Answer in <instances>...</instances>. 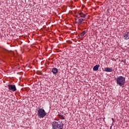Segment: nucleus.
I'll return each mask as SVG.
<instances>
[{
	"mask_svg": "<svg viewBox=\"0 0 129 129\" xmlns=\"http://www.w3.org/2000/svg\"><path fill=\"white\" fill-rule=\"evenodd\" d=\"M51 124L53 129H63V123L60 121H54Z\"/></svg>",
	"mask_w": 129,
	"mask_h": 129,
	"instance_id": "f257e3e1",
	"label": "nucleus"
},
{
	"mask_svg": "<svg viewBox=\"0 0 129 129\" xmlns=\"http://www.w3.org/2000/svg\"><path fill=\"white\" fill-rule=\"evenodd\" d=\"M125 83V78L122 76H119L116 79V84L119 86H124Z\"/></svg>",
	"mask_w": 129,
	"mask_h": 129,
	"instance_id": "f03ea898",
	"label": "nucleus"
},
{
	"mask_svg": "<svg viewBox=\"0 0 129 129\" xmlns=\"http://www.w3.org/2000/svg\"><path fill=\"white\" fill-rule=\"evenodd\" d=\"M37 114L40 118H44V117L46 116L47 113H46V111H45L44 109L40 108L38 110Z\"/></svg>",
	"mask_w": 129,
	"mask_h": 129,
	"instance_id": "7ed1b4c3",
	"label": "nucleus"
},
{
	"mask_svg": "<svg viewBox=\"0 0 129 129\" xmlns=\"http://www.w3.org/2000/svg\"><path fill=\"white\" fill-rule=\"evenodd\" d=\"M9 90H12V91L15 92L17 90V88L15 85L9 84L8 85Z\"/></svg>",
	"mask_w": 129,
	"mask_h": 129,
	"instance_id": "20e7f679",
	"label": "nucleus"
},
{
	"mask_svg": "<svg viewBox=\"0 0 129 129\" xmlns=\"http://www.w3.org/2000/svg\"><path fill=\"white\" fill-rule=\"evenodd\" d=\"M78 21H76V23L78 24L79 26L81 25V24L86 20V19H83V18H81L80 17H78Z\"/></svg>",
	"mask_w": 129,
	"mask_h": 129,
	"instance_id": "39448f33",
	"label": "nucleus"
},
{
	"mask_svg": "<svg viewBox=\"0 0 129 129\" xmlns=\"http://www.w3.org/2000/svg\"><path fill=\"white\" fill-rule=\"evenodd\" d=\"M123 39H124V40H129V30L123 34Z\"/></svg>",
	"mask_w": 129,
	"mask_h": 129,
	"instance_id": "423d86ee",
	"label": "nucleus"
},
{
	"mask_svg": "<svg viewBox=\"0 0 129 129\" xmlns=\"http://www.w3.org/2000/svg\"><path fill=\"white\" fill-rule=\"evenodd\" d=\"M79 16H80V17H79V18H83V19H86V15L84 14L83 12H79Z\"/></svg>",
	"mask_w": 129,
	"mask_h": 129,
	"instance_id": "0eeeda50",
	"label": "nucleus"
},
{
	"mask_svg": "<svg viewBox=\"0 0 129 129\" xmlns=\"http://www.w3.org/2000/svg\"><path fill=\"white\" fill-rule=\"evenodd\" d=\"M51 72L53 74H57L58 73V69L56 68H53L52 69Z\"/></svg>",
	"mask_w": 129,
	"mask_h": 129,
	"instance_id": "6e6552de",
	"label": "nucleus"
},
{
	"mask_svg": "<svg viewBox=\"0 0 129 129\" xmlns=\"http://www.w3.org/2000/svg\"><path fill=\"white\" fill-rule=\"evenodd\" d=\"M104 71H105V72H112L113 71L111 68H105Z\"/></svg>",
	"mask_w": 129,
	"mask_h": 129,
	"instance_id": "1a4fd4ad",
	"label": "nucleus"
},
{
	"mask_svg": "<svg viewBox=\"0 0 129 129\" xmlns=\"http://www.w3.org/2000/svg\"><path fill=\"white\" fill-rule=\"evenodd\" d=\"M99 68V65L97 64L93 67V70L94 71H97Z\"/></svg>",
	"mask_w": 129,
	"mask_h": 129,
	"instance_id": "9d476101",
	"label": "nucleus"
},
{
	"mask_svg": "<svg viewBox=\"0 0 129 129\" xmlns=\"http://www.w3.org/2000/svg\"><path fill=\"white\" fill-rule=\"evenodd\" d=\"M86 33L87 32L86 30H84V31H83V32L81 33L80 34L81 37H83V36H84V35H85Z\"/></svg>",
	"mask_w": 129,
	"mask_h": 129,
	"instance_id": "9b49d317",
	"label": "nucleus"
},
{
	"mask_svg": "<svg viewBox=\"0 0 129 129\" xmlns=\"http://www.w3.org/2000/svg\"><path fill=\"white\" fill-rule=\"evenodd\" d=\"M60 118H61V119H65V116H64L63 115H61L60 117H59Z\"/></svg>",
	"mask_w": 129,
	"mask_h": 129,
	"instance_id": "f8f14e48",
	"label": "nucleus"
},
{
	"mask_svg": "<svg viewBox=\"0 0 129 129\" xmlns=\"http://www.w3.org/2000/svg\"><path fill=\"white\" fill-rule=\"evenodd\" d=\"M112 120L113 122H114V119H113V118H112Z\"/></svg>",
	"mask_w": 129,
	"mask_h": 129,
	"instance_id": "ddd939ff",
	"label": "nucleus"
},
{
	"mask_svg": "<svg viewBox=\"0 0 129 129\" xmlns=\"http://www.w3.org/2000/svg\"><path fill=\"white\" fill-rule=\"evenodd\" d=\"M58 115H59V117L61 116V115H62L61 114H58Z\"/></svg>",
	"mask_w": 129,
	"mask_h": 129,
	"instance_id": "4468645a",
	"label": "nucleus"
}]
</instances>
